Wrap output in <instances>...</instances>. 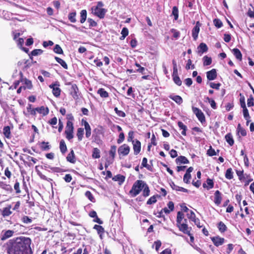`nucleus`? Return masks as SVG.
Returning a JSON list of instances; mask_svg holds the SVG:
<instances>
[{"label":"nucleus","instance_id":"f257e3e1","mask_svg":"<svg viewBox=\"0 0 254 254\" xmlns=\"http://www.w3.org/2000/svg\"><path fill=\"white\" fill-rule=\"evenodd\" d=\"M29 238L20 237L9 240L7 243L8 254H33Z\"/></svg>","mask_w":254,"mask_h":254},{"label":"nucleus","instance_id":"f03ea898","mask_svg":"<svg viewBox=\"0 0 254 254\" xmlns=\"http://www.w3.org/2000/svg\"><path fill=\"white\" fill-rule=\"evenodd\" d=\"M145 182L142 180H137L133 184L129 193L132 197H135L143 189Z\"/></svg>","mask_w":254,"mask_h":254},{"label":"nucleus","instance_id":"7ed1b4c3","mask_svg":"<svg viewBox=\"0 0 254 254\" xmlns=\"http://www.w3.org/2000/svg\"><path fill=\"white\" fill-rule=\"evenodd\" d=\"M103 4L101 1H99L96 6L91 8L92 12L100 18L104 17L107 10L102 8Z\"/></svg>","mask_w":254,"mask_h":254},{"label":"nucleus","instance_id":"20e7f679","mask_svg":"<svg viewBox=\"0 0 254 254\" xmlns=\"http://www.w3.org/2000/svg\"><path fill=\"white\" fill-rule=\"evenodd\" d=\"M73 126L71 121H67L65 127V133L68 140H70L73 137Z\"/></svg>","mask_w":254,"mask_h":254},{"label":"nucleus","instance_id":"39448f33","mask_svg":"<svg viewBox=\"0 0 254 254\" xmlns=\"http://www.w3.org/2000/svg\"><path fill=\"white\" fill-rule=\"evenodd\" d=\"M177 225L180 231L184 234L190 235L191 228L188 226L187 219H184V222L177 224Z\"/></svg>","mask_w":254,"mask_h":254},{"label":"nucleus","instance_id":"423d86ee","mask_svg":"<svg viewBox=\"0 0 254 254\" xmlns=\"http://www.w3.org/2000/svg\"><path fill=\"white\" fill-rule=\"evenodd\" d=\"M130 151L129 146L126 144H124L123 145L120 146L118 148V153L120 155L123 156L127 155Z\"/></svg>","mask_w":254,"mask_h":254},{"label":"nucleus","instance_id":"0eeeda50","mask_svg":"<svg viewBox=\"0 0 254 254\" xmlns=\"http://www.w3.org/2000/svg\"><path fill=\"white\" fill-rule=\"evenodd\" d=\"M192 111L201 123L205 122V120L204 115L200 109L196 107H192Z\"/></svg>","mask_w":254,"mask_h":254},{"label":"nucleus","instance_id":"6e6552de","mask_svg":"<svg viewBox=\"0 0 254 254\" xmlns=\"http://www.w3.org/2000/svg\"><path fill=\"white\" fill-rule=\"evenodd\" d=\"M60 85L58 83H53L49 85V87L52 89V92L54 95L57 97L60 96L61 90L59 88Z\"/></svg>","mask_w":254,"mask_h":254},{"label":"nucleus","instance_id":"1a4fd4ad","mask_svg":"<svg viewBox=\"0 0 254 254\" xmlns=\"http://www.w3.org/2000/svg\"><path fill=\"white\" fill-rule=\"evenodd\" d=\"M200 23L199 21L196 22L195 26L192 30V36L194 40H196L198 37V35L200 30Z\"/></svg>","mask_w":254,"mask_h":254},{"label":"nucleus","instance_id":"9d476101","mask_svg":"<svg viewBox=\"0 0 254 254\" xmlns=\"http://www.w3.org/2000/svg\"><path fill=\"white\" fill-rule=\"evenodd\" d=\"M132 143L133 144V151H134V154L137 155L140 151L141 143L139 140L135 139V141H132Z\"/></svg>","mask_w":254,"mask_h":254},{"label":"nucleus","instance_id":"9b49d317","mask_svg":"<svg viewBox=\"0 0 254 254\" xmlns=\"http://www.w3.org/2000/svg\"><path fill=\"white\" fill-rule=\"evenodd\" d=\"M78 88L76 84H72L71 87L70 94L74 99L78 98Z\"/></svg>","mask_w":254,"mask_h":254},{"label":"nucleus","instance_id":"f8f14e48","mask_svg":"<svg viewBox=\"0 0 254 254\" xmlns=\"http://www.w3.org/2000/svg\"><path fill=\"white\" fill-rule=\"evenodd\" d=\"M207 78L209 80H214L217 77V72L215 69H212L206 72Z\"/></svg>","mask_w":254,"mask_h":254},{"label":"nucleus","instance_id":"ddd939ff","mask_svg":"<svg viewBox=\"0 0 254 254\" xmlns=\"http://www.w3.org/2000/svg\"><path fill=\"white\" fill-rule=\"evenodd\" d=\"M222 200V194L219 190H216L214 193V202L217 205H219Z\"/></svg>","mask_w":254,"mask_h":254},{"label":"nucleus","instance_id":"4468645a","mask_svg":"<svg viewBox=\"0 0 254 254\" xmlns=\"http://www.w3.org/2000/svg\"><path fill=\"white\" fill-rule=\"evenodd\" d=\"M212 241L215 246L218 247L224 243V239L219 237H216L212 238Z\"/></svg>","mask_w":254,"mask_h":254},{"label":"nucleus","instance_id":"2eb2a0df","mask_svg":"<svg viewBox=\"0 0 254 254\" xmlns=\"http://www.w3.org/2000/svg\"><path fill=\"white\" fill-rule=\"evenodd\" d=\"M112 180L114 181L118 182L119 185H121L124 182L125 180V177L123 175L119 174L113 177Z\"/></svg>","mask_w":254,"mask_h":254},{"label":"nucleus","instance_id":"dca6fc26","mask_svg":"<svg viewBox=\"0 0 254 254\" xmlns=\"http://www.w3.org/2000/svg\"><path fill=\"white\" fill-rule=\"evenodd\" d=\"M36 111H37L39 113L43 115L44 116H46L48 114L49 110L48 107H45L44 106H41L39 108H35Z\"/></svg>","mask_w":254,"mask_h":254},{"label":"nucleus","instance_id":"f3484780","mask_svg":"<svg viewBox=\"0 0 254 254\" xmlns=\"http://www.w3.org/2000/svg\"><path fill=\"white\" fill-rule=\"evenodd\" d=\"M167 206L168 208L167 207H165L162 209V211H163L166 214L169 213L171 211L174 210V203L172 201H169L167 204Z\"/></svg>","mask_w":254,"mask_h":254},{"label":"nucleus","instance_id":"a211bd4d","mask_svg":"<svg viewBox=\"0 0 254 254\" xmlns=\"http://www.w3.org/2000/svg\"><path fill=\"white\" fill-rule=\"evenodd\" d=\"M197 49L198 53H200V55H201L203 53L206 52L207 51L208 48L205 44L201 43L198 47Z\"/></svg>","mask_w":254,"mask_h":254},{"label":"nucleus","instance_id":"6ab92c4d","mask_svg":"<svg viewBox=\"0 0 254 254\" xmlns=\"http://www.w3.org/2000/svg\"><path fill=\"white\" fill-rule=\"evenodd\" d=\"M169 98L179 105L183 103L182 97L179 95H171L169 96Z\"/></svg>","mask_w":254,"mask_h":254},{"label":"nucleus","instance_id":"aec40b11","mask_svg":"<svg viewBox=\"0 0 254 254\" xmlns=\"http://www.w3.org/2000/svg\"><path fill=\"white\" fill-rule=\"evenodd\" d=\"M11 208V205H8L7 207L3 208L2 212V215L3 217L8 216L12 213V211L10 210Z\"/></svg>","mask_w":254,"mask_h":254},{"label":"nucleus","instance_id":"412c9836","mask_svg":"<svg viewBox=\"0 0 254 254\" xmlns=\"http://www.w3.org/2000/svg\"><path fill=\"white\" fill-rule=\"evenodd\" d=\"M14 233V232L12 230H7L3 233V235L2 236V237L1 239L2 240H4L10 237H11Z\"/></svg>","mask_w":254,"mask_h":254},{"label":"nucleus","instance_id":"4be33fe9","mask_svg":"<svg viewBox=\"0 0 254 254\" xmlns=\"http://www.w3.org/2000/svg\"><path fill=\"white\" fill-rule=\"evenodd\" d=\"M84 125L85 129L86 130V137L88 138L91 135V128H90V125H89L88 122H87L86 121L84 122Z\"/></svg>","mask_w":254,"mask_h":254},{"label":"nucleus","instance_id":"5701e85b","mask_svg":"<svg viewBox=\"0 0 254 254\" xmlns=\"http://www.w3.org/2000/svg\"><path fill=\"white\" fill-rule=\"evenodd\" d=\"M55 60H56V61L61 65V66L64 68V69H67L68 68V66L66 64V63L63 60H62V59L59 58V57H55Z\"/></svg>","mask_w":254,"mask_h":254},{"label":"nucleus","instance_id":"b1692460","mask_svg":"<svg viewBox=\"0 0 254 254\" xmlns=\"http://www.w3.org/2000/svg\"><path fill=\"white\" fill-rule=\"evenodd\" d=\"M225 139L227 143L232 146L234 144V141L232 135L231 133H227L225 136Z\"/></svg>","mask_w":254,"mask_h":254},{"label":"nucleus","instance_id":"393cba45","mask_svg":"<svg viewBox=\"0 0 254 254\" xmlns=\"http://www.w3.org/2000/svg\"><path fill=\"white\" fill-rule=\"evenodd\" d=\"M184 214L182 212L179 211L177 213V224L180 223L182 222H184Z\"/></svg>","mask_w":254,"mask_h":254},{"label":"nucleus","instance_id":"a878e982","mask_svg":"<svg viewBox=\"0 0 254 254\" xmlns=\"http://www.w3.org/2000/svg\"><path fill=\"white\" fill-rule=\"evenodd\" d=\"M233 53L235 57L239 60L241 61L242 59V55L240 52V51L237 49L235 48L233 50Z\"/></svg>","mask_w":254,"mask_h":254},{"label":"nucleus","instance_id":"bb28decb","mask_svg":"<svg viewBox=\"0 0 254 254\" xmlns=\"http://www.w3.org/2000/svg\"><path fill=\"white\" fill-rule=\"evenodd\" d=\"M178 125L180 129L183 130L181 132L182 134L183 135H186V130L187 129V126L181 122H179L178 123Z\"/></svg>","mask_w":254,"mask_h":254},{"label":"nucleus","instance_id":"cd10ccee","mask_svg":"<svg viewBox=\"0 0 254 254\" xmlns=\"http://www.w3.org/2000/svg\"><path fill=\"white\" fill-rule=\"evenodd\" d=\"M217 227L219 231L221 233H224L225 232L227 228L225 224L221 221L218 223Z\"/></svg>","mask_w":254,"mask_h":254},{"label":"nucleus","instance_id":"c85d7f7f","mask_svg":"<svg viewBox=\"0 0 254 254\" xmlns=\"http://www.w3.org/2000/svg\"><path fill=\"white\" fill-rule=\"evenodd\" d=\"M0 187L8 191H11L12 190L11 187L10 185H7L2 182H0Z\"/></svg>","mask_w":254,"mask_h":254},{"label":"nucleus","instance_id":"c756f323","mask_svg":"<svg viewBox=\"0 0 254 254\" xmlns=\"http://www.w3.org/2000/svg\"><path fill=\"white\" fill-rule=\"evenodd\" d=\"M76 12H72L68 14V18L69 20L72 23H75L76 21Z\"/></svg>","mask_w":254,"mask_h":254},{"label":"nucleus","instance_id":"7c9ffc66","mask_svg":"<svg viewBox=\"0 0 254 254\" xmlns=\"http://www.w3.org/2000/svg\"><path fill=\"white\" fill-rule=\"evenodd\" d=\"M143 193L142 194L144 197H147L149 196L150 193V190L148 185L145 183V185H144L143 188Z\"/></svg>","mask_w":254,"mask_h":254},{"label":"nucleus","instance_id":"2f4dec72","mask_svg":"<svg viewBox=\"0 0 254 254\" xmlns=\"http://www.w3.org/2000/svg\"><path fill=\"white\" fill-rule=\"evenodd\" d=\"M97 93L103 98H107L109 96L108 93L103 88H100Z\"/></svg>","mask_w":254,"mask_h":254},{"label":"nucleus","instance_id":"473e14b6","mask_svg":"<svg viewBox=\"0 0 254 254\" xmlns=\"http://www.w3.org/2000/svg\"><path fill=\"white\" fill-rule=\"evenodd\" d=\"M3 132L4 135V136L6 138H9L10 136V127L9 126H6L3 127Z\"/></svg>","mask_w":254,"mask_h":254},{"label":"nucleus","instance_id":"72a5a7b5","mask_svg":"<svg viewBox=\"0 0 254 254\" xmlns=\"http://www.w3.org/2000/svg\"><path fill=\"white\" fill-rule=\"evenodd\" d=\"M24 84L23 88L25 89L27 88L28 89H31L32 88V84L30 80L25 79L24 80Z\"/></svg>","mask_w":254,"mask_h":254},{"label":"nucleus","instance_id":"f704fd0d","mask_svg":"<svg viewBox=\"0 0 254 254\" xmlns=\"http://www.w3.org/2000/svg\"><path fill=\"white\" fill-rule=\"evenodd\" d=\"M237 131L239 134H240L242 136H246L247 134L246 130L241 127L240 124H238L237 127Z\"/></svg>","mask_w":254,"mask_h":254},{"label":"nucleus","instance_id":"c9c22d12","mask_svg":"<svg viewBox=\"0 0 254 254\" xmlns=\"http://www.w3.org/2000/svg\"><path fill=\"white\" fill-rule=\"evenodd\" d=\"M87 16V12L86 10H82L80 12V22L83 23L86 19Z\"/></svg>","mask_w":254,"mask_h":254},{"label":"nucleus","instance_id":"e433bc0d","mask_svg":"<svg viewBox=\"0 0 254 254\" xmlns=\"http://www.w3.org/2000/svg\"><path fill=\"white\" fill-rule=\"evenodd\" d=\"M225 177L229 180H231L233 178V172L231 168H229L226 170Z\"/></svg>","mask_w":254,"mask_h":254},{"label":"nucleus","instance_id":"4c0bfd02","mask_svg":"<svg viewBox=\"0 0 254 254\" xmlns=\"http://www.w3.org/2000/svg\"><path fill=\"white\" fill-rule=\"evenodd\" d=\"M203 65L204 66L209 65L212 63L211 58L206 56L203 58Z\"/></svg>","mask_w":254,"mask_h":254},{"label":"nucleus","instance_id":"58836bf2","mask_svg":"<svg viewBox=\"0 0 254 254\" xmlns=\"http://www.w3.org/2000/svg\"><path fill=\"white\" fill-rule=\"evenodd\" d=\"M60 148L62 153H64L66 151V146L64 140L60 141Z\"/></svg>","mask_w":254,"mask_h":254},{"label":"nucleus","instance_id":"ea45409f","mask_svg":"<svg viewBox=\"0 0 254 254\" xmlns=\"http://www.w3.org/2000/svg\"><path fill=\"white\" fill-rule=\"evenodd\" d=\"M100 150L97 148H95L93 149V152H92V157L94 158H99L100 157Z\"/></svg>","mask_w":254,"mask_h":254},{"label":"nucleus","instance_id":"a19ab883","mask_svg":"<svg viewBox=\"0 0 254 254\" xmlns=\"http://www.w3.org/2000/svg\"><path fill=\"white\" fill-rule=\"evenodd\" d=\"M84 134V129L78 128L77 129V136L79 140H81Z\"/></svg>","mask_w":254,"mask_h":254},{"label":"nucleus","instance_id":"79ce46f5","mask_svg":"<svg viewBox=\"0 0 254 254\" xmlns=\"http://www.w3.org/2000/svg\"><path fill=\"white\" fill-rule=\"evenodd\" d=\"M172 14L174 16L175 20H177L179 17V10L177 6L173 7Z\"/></svg>","mask_w":254,"mask_h":254},{"label":"nucleus","instance_id":"37998d69","mask_svg":"<svg viewBox=\"0 0 254 254\" xmlns=\"http://www.w3.org/2000/svg\"><path fill=\"white\" fill-rule=\"evenodd\" d=\"M121 34L122 35L120 38V39L124 40L128 34V30L127 28L126 27L123 28L121 32Z\"/></svg>","mask_w":254,"mask_h":254},{"label":"nucleus","instance_id":"c03bdc74","mask_svg":"<svg viewBox=\"0 0 254 254\" xmlns=\"http://www.w3.org/2000/svg\"><path fill=\"white\" fill-rule=\"evenodd\" d=\"M85 195L91 201L93 202H95V199L91 192L90 191H86L85 193Z\"/></svg>","mask_w":254,"mask_h":254},{"label":"nucleus","instance_id":"a18cd8bd","mask_svg":"<svg viewBox=\"0 0 254 254\" xmlns=\"http://www.w3.org/2000/svg\"><path fill=\"white\" fill-rule=\"evenodd\" d=\"M135 65L138 67V68L136 70L135 72H139L141 73L142 74L145 73L144 71L145 69L144 67L141 66L140 65L137 63L135 64Z\"/></svg>","mask_w":254,"mask_h":254},{"label":"nucleus","instance_id":"49530a36","mask_svg":"<svg viewBox=\"0 0 254 254\" xmlns=\"http://www.w3.org/2000/svg\"><path fill=\"white\" fill-rule=\"evenodd\" d=\"M54 51L55 53H56L57 54H62L63 53V51L62 49L60 46V45H57V44L55 45L54 49Z\"/></svg>","mask_w":254,"mask_h":254},{"label":"nucleus","instance_id":"de8ad7c7","mask_svg":"<svg viewBox=\"0 0 254 254\" xmlns=\"http://www.w3.org/2000/svg\"><path fill=\"white\" fill-rule=\"evenodd\" d=\"M187 217L192 221L196 218L194 213L192 210H190V212L187 214Z\"/></svg>","mask_w":254,"mask_h":254},{"label":"nucleus","instance_id":"09e8293b","mask_svg":"<svg viewBox=\"0 0 254 254\" xmlns=\"http://www.w3.org/2000/svg\"><path fill=\"white\" fill-rule=\"evenodd\" d=\"M93 228L98 232V234L103 233L104 231V228L100 225H95Z\"/></svg>","mask_w":254,"mask_h":254},{"label":"nucleus","instance_id":"8fccbe9b","mask_svg":"<svg viewBox=\"0 0 254 254\" xmlns=\"http://www.w3.org/2000/svg\"><path fill=\"white\" fill-rule=\"evenodd\" d=\"M247 105L249 107L253 106L254 105V98L251 95L247 100Z\"/></svg>","mask_w":254,"mask_h":254},{"label":"nucleus","instance_id":"3c124183","mask_svg":"<svg viewBox=\"0 0 254 254\" xmlns=\"http://www.w3.org/2000/svg\"><path fill=\"white\" fill-rule=\"evenodd\" d=\"M43 51L41 49H35L31 52V55L34 56L40 55L43 53Z\"/></svg>","mask_w":254,"mask_h":254},{"label":"nucleus","instance_id":"603ef678","mask_svg":"<svg viewBox=\"0 0 254 254\" xmlns=\"http://www.w3.org/2000/svg\"><path fill=\"white\" fill-rule=\"evenodd\" d=\"M116 152V147L115 146H113L111 147V148L109 152V154L110 157L112 158H114Z\"/></svg>","mask_w":254,"mask_h":254},{"label":"nucleus","instance_id":"864d4df0","mask_svg":"<svg viewBox=\"0 0 254 254\" xmlns=\"http://www.w3.org/2000/svg\"><path fill=\"white\" fill-rule=\"evenodd\" d=\"M21 220L22 222L25 224L31 223L32 221V220L27 216H24L22 218Z\"/></svg>","mask_w":254,"mask_h":254},{"label":"nucleus","instance_id":"5fc2aeb1","mask_svg":"<svg viewBox=\"0 0 254 254\" xmlns=\"http://www.w3.org/2000/svg\"><path fill=\"white\" fill-rule=\"evenodd\" d=\"M194 69L195 68L194 65L192 64V62L190 59L188 60L187 64L186 66V68L187 69H189L190 68Z\"/></svg>","mask_w":254,"mask_h":254},{"label":"nucleus","instance_id":"6e6d98bb","mask_svg":"<svg viewBox=\"0 0 254 254\" xmlns=\"http://www.w3.org/2000/svg\"><path fill=\"white\" fill-rule=\"evenodd\" d=\"M191 178V175L189 173H186L185 175L184 176V182L187 184H188L190 183V180Z\"/></svg>","mask_w":254,"mask_h":254},{"label":"nucleus","instance_id":"4d7b16f0","mask_svg":"<svg viewBox=\"0 0 254 254\" xmlns=\"http://www.w3.org/2000/svg\"><path fill=\"white\" fill-rule=\"evenodd\" d=\"M214 24L217 28H220L222 26V22L221 21L218 19H215L213 20Z\"/></svg>","mask_w":254,"mask_h":254},{"label":"nucleus","instance_id":"13d9d810","mask_svg":"<svg viewBox=\"0 0 254 254\" xmlns=\"http://www.w3.org/2000/svg\"><path fill=\"white\" fill-rule=\"evenodd\" d=\"M174 82L178 85L180 86L182 84V81L178 75L173 76Z\"/></svg>","mask_w":254,"mask_h":254},{"label":"nucleus","instance_id":"bf43d9fd","mask_svg":"<svg viewBox=\"0 0 254 254\" xmlns=\"http://www.w3.org/2000/svg\"><path fill=\"white\" fill-rule=\"evenodd\" d=\"M157 201L156 196L155 195L151 196L147 201V204H152Z\"/></svg>","mask_w":254,"mask_h":254},{"label":"nucleus","instance_id":"052dcab7","mask_svg":"<svg viewBox=\"0 0 254 254\" xmlns=\"http://www.w3.org/2000/svg\"><path fill=\"white\" fill-rule=\"evenodd\" d=\"M134 132L133 131H129L128 133V137H127V141L129 142H131L132 143V141H135V140H133V138L134 137Z\"/></svg>","mask_w":254,"mask_h":254},{"label":"nucleus","instance_id":"680f3d73","mask_svg":"<svg viewBox=\"0 0 254 254\" xmlns=\"http://www.w3.org/2000/svg\"><path fill=\"white\" fill-rule=\"evenodd\" d=\"M210 86L212 88L215 89L217 90H218L220 88V86H221V84L219 83H215L214 82H211L210 83Z\"/></svg>","mask_w":254,"mask_h":254},{"label":"nucleus","instance_id":"e2e57ef3","mask_svg":"<svg viewBox=\"0 0 254 254\" xmlns=\"http://www.w3.org/2000/svg\"><path fill=\"white\" fill-rule=\"evenodd\" d=\"M147 160H142V162L141 165L144 167L147 168V169H148L149 170H151V169H152L151 166L148 164L147 163Z\"/></svg>","mask_w":254,"mask_h":254},{"label":"nucleus","instance_id":"0e129e2a","mask_svg":"<svg viewBox=\"0 0 254 254\" xmlns=\"http://www.w3.org/2000/svg\"><path fill=\"white\" fill-rule=\"evenodd\" d=\"M124 139H125L124 133L122 132L120 133L119 136V138L117 140L118 143H119V144L121 143L122 142H123Z\"/></svg>","mask_w":254,"mask_h":254},{"label":"nucleus","instance_id":"69168bd1","mask_svg":"<svg viewBox=\"0 0 254 254\" xmlns=\"http://www.w3.org/2000/svg\"><path fill=\"white\" fill-rule=\"evenodd\" d=\"M114 110L119 116L122 117H125L126 116L125 113L122 111L119 110L117 107L115 108Z\"/></svg>","mask_w":254,"mask_h":254},{"label":"nucleus","instance_id":"338daca9","mask_svg":"<svg viewBox=\"0 0 254 254\" xmlns=\"http://www.w3.org/2000/svg\"><path fill=\"white\" fill-rule=\"evenodd\" d=\"M243 113L245 119L251 118L247 108L243 109Z\"/></svg>","mask_w":254,"mask_h":254},{"label":"nucleus","instance_id":"774afa93","mask_svg":"<svg viewBox=\"0 0 254 254\" xmlns=\"http://www.w3.org/2000/svg\"><path fill=\"white\" fill-rule=\"evenodd\" d=\"M234 246L232 244H229L227 246V248L226 250V253L227 254H230L232 250H233Z\"/></svg>","mask_w":254,"mask_h":254}]
</instances>
